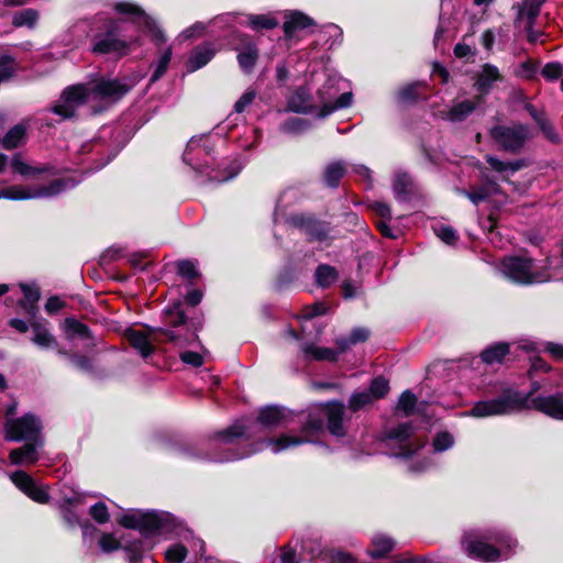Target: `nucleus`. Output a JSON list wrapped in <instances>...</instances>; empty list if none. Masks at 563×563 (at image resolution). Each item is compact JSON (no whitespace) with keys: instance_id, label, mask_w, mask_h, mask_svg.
Listing matches in <instances>:
<instances>
[{"instance_id":"obj_46","label":"nucleus","mask_w":563,"mask_h":563,"mask_svg":"<svg viewBox=\"0 0 563 563\" xmlns=\"http://www.w3.org/2000/svg\"><path fill=\"white\" fill-rule=\"evenodd\" d=\"M166 322L173 328H178L179 325H186V316L181 310L180 302H175L173 308H169L167 311Z\"/></svg>"},{"instance_id":"obj_5","label":"nucleus","mask_w":563,"mask_h":563,"mask_svg":"<svg viewBox=\"0 0 563 563\" xmlns=\"http://www.w3.org/2000/svg\"><path fill=\"white\" fill-rule=\"evenodd\" d=\"M80 179L64 177L52 181L46 186L13 185L0 189V199L27 200L40 198H52L67 189L74 188Z\"/></svg>"},{"instance_id":"obj_55","label":"nucleus","mask_w":563,"mask_h":563,"mask_svg":"<svg viewBox=\"0 0 563 563\" xmlns=\"http://www.w3.org/2000/svg\"><path fill=\"white\" fill-rule=\"evenodd\" d=\"M15 71V62L12 57L4 55L0 57V82L10 78Z\"/></svg>"},{"instance_id":"obj_48","label":"nucleus","mask_w":563,"mask_h":563,"mask_svg":"<svg viewBox=\"0 0 563 563\" xmlns=\"http://www.w3.org/2000/svg\"><path fill=\"white\" fill-rule=\"evenodd\" d=\"M417 404V397L410 390H405L397 404V410L402 411L405 415H410Z\"/></svg>"},{"instance_id":"obj_29","label":"nucleus","mask_w":563,"mask_h":563,"mask_svg":"<svg viewBox=\"0 0 563 563\" xmlns=\"http://www.w3.org/2000/svg\"><path fill=\"white\" fill-rule=\"evenodd\" d=\"M301 350L307 360L330 362L338 360V352L330 347H319L313 344L305 343L301 345Z\"/></svg>"},{"instance_id":"obj_62","label":"nucleus","mask_w":563,"mask_h":563,"mask_svg":"<svg viewBox=\"0 0 563 563\" xmlns=\"http://www.w3.org/2000/svg\"><path fill=\"white\" fill-rule=\"evenodd\" d=\"M434 232L446 244H453L457 240L456 232L450 227L440 224L434 228Z\"/></svg>"},{"instance_id":"obj_43","label":"nucleus","mask_w":563,"mask_h":563,"mask_svg":"<svg viewBox=\"0 0 563 563\" xmlns=\"http://www.w3.org/2000/svg\"><path fill=\"white\" fill-rule=\"evenodd\" d=\"M247 19L253 30H271L278 25V21L271 14H252Z\"/></svg>"},{"instance_id":"obj_12","label":"nucleus","mask_w":563,"mask_h":563,"mask_svg":"<svg viewBox=\"0 0 563 563\" xmlns=\"http://www.w3.org/2000/svg\"><path fill=\"white\" fill-rule=\"evenodd\" d=\"M114 10L120 14H129L132 16L133 22H136L145 27L151 34L155 45L159 47L166 42L164 32L156 25L155 21L151 19L140 7L131 2H118L114 4Z\"/></svg>"},{"instance_id":"obj_59","label":"nucleus","mask_w":563,"mask_h":563,"mask_svg":"<svg viewBox=\"0 0 563 563\" xmlns=\"http://www.w3.org/2000/svg\"><path fill=\"white\" fill-rule=\"evenodd\" d=\"M306 128L307 123L300 118H290L280 125V130L284 133H299L306 130Z\"/></svg>"},{"instance_id":"obj_28","label":"nucleus","mask_w":563,"mask_h":563,"mask_svg":"<svg viewBox=\"0 0 563 563\" xmlns=\"http://www.w3.org/2000/svg\"><path fill=\"white\" fill-rule=\"evenodd\" d=\"M394 547L395 541L391 538L378 533L372 538L368 554L374 559L384 558L394 549Z\"/></svg>"},{"instance_id":"obj_61","label":"nucleus","mask_w":563,"mask_h":563,"mask_svg":"<svg viewBox=\"0 0 563 563\" xmlns=\"http://www.w3.org/2000/svg\"><path fill=\"white\" fill-rule=\"evenodd\" d=\"M124 549L129 552V562L130 563H136L142 559V553L144 550V543L143 541H133L126 545H124Z\"/></svg>"},{"instance_id":"obj_22","label":"nucleus","mask_w":563,"mask_h":563,"mask_svg":"<svg viewBox=\"0 0 563 563\" xmlns=\"http://www.w3.org/2000/svg\"><path fill=\"white\" fill-rule=\"evenodd\" d=\"M288 109L297 113L313 112L317 107L310 100L309 90L305 87H299L290 96L288 100Z\"/></svg>"},{"instance_id":"obj_53","label":"nucleus","mask_w":563,"mask_h":563,"mask_svg":"<svg viewBox=\"0 0 563 563\" xmlns=\"http://www.w3.org/2000/svg\"><path fill=\"white\" fill-rule=\"evenodd\" d=\"M98 543L101 551L104 553L113 552L123 547L122 543L111 533H102Z\"/></svg>"},{"instance_id":"obj_7","label":"nucleus","mask_w":563,"mask_h":563,"mask_svg":"<svg viewBox=\"0 0 563 563\" xmlns=\"http://www.w3.org/2000/svg\"><path fill=\"white\" fill-rule=\"evenodd\" d=\"M119 523L147 536L165 530L169 523V515L157 511L130 510L120 517Z\"/></svg>"},{"instance_id":"obj_47","label":"nucleus","mask_w":563,"mask_h":563,"mask_svg":"<svg viewBox=\"0 0 563 563\" xmlns=\"http://www.w3.org/2000/svg\"><path fill=\"white\" fill-rule=\"evenodd\" d=\"M367 390L375 400L383 398L389 390L388 380L382 376L375 377Z\"/></svg>"},{"instance_id":"obj_38","label":"nucleus","mask_w":563,"mask_h":563,"mask_svg":"<svg viewBox=\"0 0 563 563\" xmlns=\"http://www.w3.org/2000/svg\"><path fill=\"white\" fill-rule=\"evenodd\" d=\"M26 129L22 124L14 125L2 139V145L7 150H12L25 141Z\"/></svg>"},{"instance_id":"obj_20","label":"nucleus","mask_w":563,"mask_h":563,"mask_svg":"<svg viewBox=\"0 0 563 563\" xmlns=\"http://www.w3.org/2000/svg\"><path fill=\"white\" fill-rule=\"evenodd\" d=\"M214 54L216 49L210 43H205L197 46L190 54V57L187 62V69L189 71H196L200 69L213 58Z\"/></svg>"},{"instance_id":"obj_63","label":"nucleus","mask_w":563,"mask_h":563,"mask_svg":"<svg viewBox=\"0 0 563 563\" xmlns=\"http://www.w3.org/2000/svg\"><path fill=\"white\" fill-rule=\"evenodd\" d=\"M255 91H245L234 104V110L238 113H242L255 99Z\"/></svg>"},{"instance_id":"obj_8","label":"nucleus","mask_w":563,"mask_h":563,"mask_svg":"<svg viewBox=\"0 0 563 563\" xmlns=\"http://www.w3.org/2000/svg\"><path fill=\"white\" fill-rule=\"evenodd\" d=\"M494 142L504 151L518 153L532 137L530 128L522 123L511 125L498 124L489 132Z\"/></svg>"},{"instance_id":"obj_41","label":"nucleus","mask_w":563,"mask_h":563,"mask_svg":"<svg viewBox=\"0 0 563 563\" xmlns=\"http://www.w3.org/2000/svg\"><path fill=\"white\" fill-rule=\"evenodd\" d=\"M38 19V12L34 9H24L14 13L12 23L16 27H33Z\"/></svg>"},{"instance_id":"obj_33","label":"nucleus","mask_w":563,"mask_h":563,"mask_svg":"<svg viewBox=\"0 0 563 563\" xmlns=\"http://www.w3.org/2000/svg\"><path fill=\"white\" fill-rule=\"evenodd\" d=\"M157 333L166 336V341L173 342L178 346L190 345L198 340V335L194 331L181 333L178 330L158 329Z\"/></svg>"},{"instance_id":"obj_30","label":"nucleus","mask_w":563,"mask_h":563,"mask_svg":"<svg viewBox=\"0 0 563 563\" xmlns=\"http://www.w3.org/2000/svg\"><path fill=\"white\" fill-rule=\"evenodd\" d=\"M312 24V20L301 12H292L284 23V33L287 38H290L296 31L306 29Z\"/></svg>"},{"instance_id":"obj_15","label":"nucleus","mask_w":563,"mask_h":563,"mask_svg":"<svg viewBox=\"0 0 563 563\" xmlns=\"http://www.w3.org/2000/svg\"><path fill=\"white\" fill-rule=\"evenodd\" d=\"M13 484L32 500L45 504L48 501V493L42 484L35 482L27 473L16 471L11 474Z\"/></svg>"},{"instance_id":"obj_25","label":"nucleus","mask_w":563,"mask_h":563,"mask_svg":"<svg viewBox=\"0 0 563 563\" xmlns=\"http://www.w3.org/2000/svg\"><path fill=\"white\" fill-rule=\"evenodd\" d=\"M79 501V498L75 497L74 499L65 500V504L62 506L63 518L68 523L69 527L79 526L82 529L84 536H87L89 532L96 530V528L90 525L87 520L81 521L76 512L70 508V505Z\"/></svg>"},{"instance_id":"obj_50","label":"nucleus","mask_w":563,"mask_h":563,"mask_svg":"<svg viewBox=\"0 0 563 563\" xmlns=\"http://www.w3.org/2000/svg\"><path fill=\"white\" fill-rule=\"evenodd\" d=\"M454 444L453 435L446 431L439 432L433 439V450L435 452H443L452 448Z\"/></svg>"},{"instance_id":"obj_37","label":"nucleus","mask_w":563,"mask_h":563,"mask_svg":"<svg viewBox=\"0 0 563 563\" xmlns=\"http://www.w3.org/2000/svg\"><path fill=\"white\" fill-rule=\"evenodd\" d=\"M12 169L24 177H35L36 175L46 173L49 168L47 166H32L22 161L19 155H15L11 162Z\"/></svg>"},{"instance_id":"obj_1","label":"nucleus","mask_w":563,"mask_h":563,"mask_svg":"<svg viewBox=\"0 0 563 563\" xmlns=\"http://www.w3.org/2000/svg\"><path fill=\"white\" fill-rule=\"evenodd\" d=\"M134 85V80L118 78H100L73 85L63 91L52 111L63 119H70L80 106L89 104L92 112L98 113L119 101Z\"/></svg>"},{"instance_id":"obj_31","label":"nucleus","mask_w":563,"mask_h":563,"mask_svg":"<svg viewBox=\"0 0 563 563\" xmlns=\"http://www.w3.org/2000/svg\"><path fill=\"white\" fill-rule=\"evenodd\" d=\"M32 342L41 349H53L57 345L55 338L47 330V328L41 323L32 324Z\"/></svg>"},{"instance_id":"obj_52","label":"nucleus","mask_w":563,"mask_h":563,"mask_svg":"<svg viewBox=\"0 0 563 563\" xmlns=\"http://www.w3.org/2000/svg\"><path fill=\"white\" fill-rule=\"evenodd\" d=\"M186 555L187 549L180 543L173 544L165 551V559L169 563H180L184 561Z\"/></svg>"},{"instance_id":"obj_17","label":"nucleus","mask_w":563,"mask_h":563,"mask_svg":"<svg viewBox=\"0 0 563 563\" xmlns=\"http://www.w3.org/2000/svg\"><path fill=\"white\" fill-rule=\"evenodd\" d=\"M23 446L14 449L10 452V461L15 465L34 464L40 459V449L43 445L42 440L26 441Z\"/></svg>"},{"instance_id":"obj_4","label":"nucleus","mask_w":563,"mask_h":563,"mask_svg":"<svg viewBox=\"0 0 563 563\" xmlns=\"http://www.w3.org/2000/svg\"><path fill=\"white\" fill-rule=\"evenodd\" d=\"M499 271L508 280L519 285L541 284L551 279L547 267L539 269L527 257H506L500 262Z\"/></svg>"},{"instance_id":"obj_16","label":"nucleus","mask_w":563,"mask_h":563,"mask_svg":"<svg viewBox=\"0 0 563 563\" xmlns=\"http://www.w3.org/2000/svg\"><path fill=\"white\" fill-rule=\"evenodd\" d=\"M325 89H328V86L319 90L320 101L322 103L321 109L317 113L319 118H325L335 110L351 106L353 99L351 92H343L338 98H334V93Z\"/></svg>"},{"instance_id":"obj_45","label":"nucleus","mask_w":563,"mask_h":563,"mask_svg":"<svg viewBox=\"0 0 563 563\" xmlns=\"http://www.w3.org/2000/svg\"><path fill=\"white\" fill-rule=\"evenodd\" d=\"M21 289L25 298V303H23V307L27 310L29 313L33 314L35 310L34 305L40 299V291L37 287L24 284L21 285Z\"/></svg>"},{"instance_id":"obj_60","label":"nucleus","mask_w":563,"mask_h":563,"mask_svg":"<svg viewBox=\"0 0 563 563\" xmlns=\"http://www.w3.org/2000/svg\"><path fill=\"white\" fill-rule=\"evenodd\" d=\"M177 272L187 279H195L198 276L196 264L191 261H180L177 263Z\"/></svg>"},{"instance_id":"obj_13","label":"nucleus","mask_w":563,"mask_h":563,"mask_svg":"<svg viewBox=\"0 0 563 563\" xmlns=\"http://www.w3.org/2000/svg\"><path fill=\"white\" fill-rule=\"evenodd\" d=\"M291 222L294 225L299 227L312 242L329 245L335 238L332 228L327 222L303 216H294Z\"/></svg>"},{"instance_id":"obj_32","label":"nucleus","mask_w":563,"mask_h":563,"mask_svg":"<svg viewBox=\"0 0 563 563\" xmlns=\"http://www.w3.org/2000/svg\"><path fill=\"white\" fill-rule=\"evenodd\" d=\"M509 353V344L507 343H495L486 347L481 353V358L485 364L493 365L501 363L504 357Z\"/></svg>"},{"instance_id":"obj_58","label":"nucleus","mask_w":563,"mask_h":563,"mask_svg":"<svg viewBox=\"0 0 563 563\" xmlns=\"http://www.w3.org/2000/svg\"><path fill=\"white\" fill-rule=\"evenodd\" d=\"M90 516L98 522V523H106L109 520V511L108 507L104 503H96L90 507L89 510Z\"/></svg>"},{"instance_id":"obj_2","label":"nucleus","mask_w":563,"mask_h":563,"mask_svg":"<svg viewBox=\"0 0 563 563\" xmlns=\"http://www.w3.org/2000/svg\"><path fill=\"white\" fill-rule=\"evenodd\" d=\"M528 396L515 389H508L500 396L476 402L467 413L475 418L510 415L525 408H533L553 419L563 420V394L539 395L528 405Z\"/></svg>"},{"instance_id":"obj_18","label":"nucleus","mask_w":563,"mask_h":563,"mask_svg":"<svg viewBox=\"0 0 563 563\" xmlns=\"http://www.w3.org/2000/svg\"><path fill=\"white\" fill-rule=\"evenodd\" d=\"M344 410L345 407L341 402H331L324 409L328 418V429L335 437H343L345 434L343 427Z\"/></svg>"},{"instance_id":"obj_19","label":"nucleus","mask_w":563,"mask_h":563,"mask_svg":"<svg viewBox=\"0 0 563 563\" xmlns=\"http://www.w3.org/2000/svg\"><path fill=\"white\" fill-rule=\"evenodd\" d=\"M503 80L499 69L492 64H485L477 74L475 86L482 93H488L493 86Z\"/></svg>"},{"instance_id":"obj_9","label":"nucleus","mask_w":563,"mask_h":563,"mask_svg":"<svg viewBox=\"0 0 563 563\" xmlns=\"http://www.w3.org/2000/svg\"><path fill=\"white\" fill-rule=\"evenodd\" d=\"M41 428L40 420L31 413L19 419H8L4 426L5 439L16 442L42 440Z\"/></svg>"},{"instance_id":"obj_39","label":"nucleus","mask_w":563,"mask_h":563,"mask_svg":"<svg viewBox=\"0 0 563 563\" xmlns=\"http://www.w3.org/2000/svg\"><path fill=\"white\" fill-rule=\"evenodd\" d=\"M172 46H167L161 52L159 58L152 64L154 70L151 77V82L157 81L166 73L172 59Z\"/></svg>"},{"instance_id":"obj_11","label":"nucleus","mask_w":563,"mask_h":563,"mask_svg":"<svg viewBox=\"0 0 563 563\" xmlns=\"http://www.w3.org/2000/svg\"><path fill=\"white\" fill-rule=\"evenodd\" d=\"M386 439L399 446V451L394 453L395 456L399 457H410L424 445V441L413 437L412 427L407 422L390 429Z\"/></svg>"},{"instance_id":"obj_27","label":"nucleus","mask_w":563,"mask_h":563,"mask_svg":"<svg viewBox=\"0 0 563 563\" xmlns=\"http://www.w3.org/2000/svg\"><path fill=\"white\" fill-rule=\"evenodd\" d=\"M125 338L130 344L139 351L143 357H147L153 352L152 343L150 342L146 334L134 329H128L125 331Z\"/></svg>"},{"instance_id":"obj_35","label":"nucleus","mask_w":563,"mask_h":563,"mask_svg":"<svg viewBox=\"0 0 563 563\" xmlns=\"http://www.w3.org/2000/svg\"><path fill=\"white\" fill-rule=\"evenodd\" d=\"M316 284L321 288H327L334 284L339 278V273L335 267L321 264L317 267L314 273Z\"/></svg>"},{"instance_id":"obj_49","label":"nucleus","mask_w":563,"mask_h":563,"mask_svg":"<svg viewBox=\"0 0 563 563\" xmlns=\"http://www.w3.org/2000/svg\"><path fill=\"white\" fill-rule=\"evenodd\" d=\"M411 177L406 173H399L394 180V191L398 197L407 195L411 187Z\"/></svg>"},{"instance_id":"obj_34","label":"nucleus","mask_w":563,"mask_h":563,"mask_svg":"<svg viewBox=\"0 0 563 563\" xmlns=\"http://www.w3.org/2000/svg\"><path fill=\"white\" fill-rule=\"evenodd\" d=\"M258 58V51L255 46V44L250 43L247 44L239 54H238V62L240 65V68L249 74L253 70L256 62Z\"/></svg>"},{"instance_id":"obj_21","label":"nucleus","mask_w":563,"mask_h":563,"mask_svg":"<svg viewBox=\"0 0 563 563\" xmlns=\"http://www.w3.org/2000/svg\"><path fill=\"white\" fill-rule=\"evenodd\" d=\"M477 106L478 101L476 100H462L445 111L442 118L454 123L462 122L476 110Z\"/></svg>"},{"instance_id":"obj_24","label":"nucleus","mask_w":563,"mask_h":563,"mask_svg":"<svg viewBox=\"0 0 563 563\" xmlns=\"http://www.w3.org/2000/svg\"><path fill=\"white\" fill-rule=\"evenodd\" d=\"M499 191V186L496 181L487 180L478 187H474L471 190H462L461 192L467 197L475 206L488 199L494 194Z\"/></svg>"},{"instance_id":"obj_14","label":"nucleus","mask_w":563,"mask_h":563,"mask_svg":"<svg viewBox=\"0 0 563 563\" xmlns=\"http://www.w3.org/2000/svg\"><path fill=\"white\" fill-rule=\"evenodd\" d=\"M463 549L472 558L483 561H497L500 558V551L485 541V537L466 533L462 541Z\"/></svg>"},{"instance_id":"obj_64","label":"nucleus","mask_w":563,"mask_h":563,"mask_svg":"<svg viewBox=\"0 0 563 563\" xmlns=\"http://www.w3.org/2000/svg\"><path fill=\"white\" fill-rule=\"evenodd\" d=\"M206 26L203 23L201 22H197L195 23L194 25H191L190 27L184 30L180 34H179V40L180 41H187V40H191L194 37H196L197 35H200L202 34V32L205 31Z\"/></svg>"},{"instance_id":"obj_56","label":"nucleus","mask_w":563,"mask_h":563,"mask_svg":"<svg viewBox=\"0 0 563 563\" xmlns=\"http://www.w3.org/2000/svg\"><path fill=\"white\" fill-rule=\"evenodd\" d=\"M537 125L539 126L540 131L542 132V134L544 135V137L547 140H549L552 143L560 142L559 133L556 132L553 124L547 117L542 121H540Z\"/></svg>"},{"instance_id":"obj_42","label":"nucleus","mask_w":563,"mask_h":563,"mask_svg":"<svg viewBox=\"0 0 563 563\" xmlns=\"http://www.w3.org/2000/svg\"><path fill=\"white\" fill-rule=\"evenodd\" d=\"M539 70V63L532 59H527L520 63L515 69L514 75L518 78L532 80L536 78Z\"/></svg>"},{"instance_id":"obj_51","label":"nucleus","mask_w":563,"mask_h":563,"mask_svg":"<svg viewBox=\"0 0 563 563\" xmlns=\"http://www.w3.org/2000/svg\"><path fill=\"white\" fill-rule=\"evenodd\" d=\"M544 79L553 81L563 76V65L559 62L547 63L541 69Z\"/></svg>"},{"instance_id":"obj_44","label":"nucleus","mask_w":563,"mask_h":563,"mask_svg":"<svg viewBox=\"0 0 563 563\" xmlns=\"http://www.w3.org/2000/svg\"><path fill=\"white\" fill-rule=\"evenodd\" d=\"M374 401L375 399L373 398L371 393H368V390L357 391L351 396L349 400V408L352 411H357L373 404Z\"/></svg>"},{"instance_id":"obj_36","label":"nucleus","mask_w":563,"mask_h":563,"mask_svg":"<svg viewBox=\"0 0 563 563\" xmlns=\"http://www.w3.org/2000/svg\"><path fill=\"white\" fill-rule=\"evenodd\" d=\"M486 162L489 164L492 169L499 174H514L520 170L525 165L520 159L504 162L493 155H487Z\"/></svg>"},{"instance_id":"obj_6","label":"nucleus","mask_w":563,"mask_h":563,"mask_svg":"<svg viewBox=\"0 0 563 563\" xmlns=\"http://www.w3.org/2000/svg\"><path fill=\"white\" fill-rule=\"evenodd\" d=\"M322 429L323 420L311 412L303 422L299 435L283 433L277 438H272L262 442L261 445H265L271 449L273 453H280L300 444L313 442Z\"/></svg>"},{"instance_id":"obj_26","label":"nucleus","mask_w":563,"mask_h":563,"mask_svg":"<svg viewBox=\"0 0 563 563\" xmlns=\"http://www.w3.org/2000/svg\"><path fill=\"white\" fill-rule=\"evenodd\" d=\"M247 424L246 420H239L234 422L231 427L228 429L219 432L216 435V443L219 444H231L234 443V441L238 438L246 435Z\"/></svg>"},{"instance_id":"obj_23","label":"nucleus","mask_w":563,"mask_h":563,"mask_svg":"<svg viewBox=\"0 0 563 563\" xmlns=\"http://www.w3.org/2000/svg\"><path fill=\"white\" fill-rule=\"evenodd\" d=\"M289 413L277 406H267L260 411L258 421L265 427H277L288 422Z\"/></svg>"},{"instance_id":"obj_54","label":"nucleus","mask_w":563,"mask_h":563,"mask_svg":"<svg viewBox=\"0 0 563 563\" xmlns=\"http://www.w3.org/2000/svg\"><path fill=\"white\" fill-rule=\"evenodd\" d=\"M541 7L533 0H526L523 9L520 11V15H526L529 21V26H533L536 19L538 18Z\"/></svg>"},{"instance_id":"obj_10","label":"nucleus","mask_w":563,"mask_h":563,"mask_svg":"<svg viewBox=\"0 0 563 563\" xmlns=\"http://www.w3.org/2000/svg\"><path fill=\"white\" fill-rule=\"evenodd\" d=\"M209 136H194L187 143L183 159L198 173H203V167H208L212 161Z\"/></svg>"},{"instance_id":"obj_57","label":"nucleus","mask_w":563,"mask_h":563,"mask_svg":"<svg viewBox=\"0 0 563 563\" xmlns=\"http://www.w3.org/2000/svg\"><path fill=\"white\" fill-rule=\"evenodd\" d=\"M65 324H66V329H67L68 333L78 335V336H82V338L89 336L88 327L86 324L79 322L78 320L68 318V319H66Z\"/></svg>"},{"instance_id":"obj_3","label":"nucleus","mask_w":563,"mask_h":563,"mask_svg":"<svg viewBox=\"0 0 563 563\" xmlns=\"http://www.w3.org/2000/svg\"><path fill=\"white\" fill-rule=\"evenodd\" d=\"M95 24H101L103 30L91 37L92 52L96 54H114L121 57L130 52L132 45L136 44V40L122 36L121 21L97 16Z\"/></svg>"},{"instance_id":"obj_40","label":"nucleus","mask_w":563,"mask_h":563,"mask_svg":"<svg viewBox=\"0 0 563 563\" xmlns=\"http://www.w3.org/2000/svg\"><path fill=\"white\" fill-rule=\"evenodd\" d=\"M345 173V168L342 163L334 162L329 164L324 170V181L329 187H338L341 178Z\"/></svg>"}]
</instances>
